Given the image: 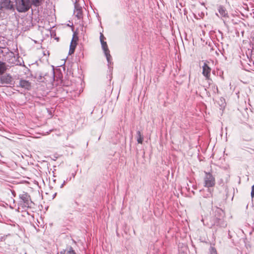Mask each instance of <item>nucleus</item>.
Returning a JSON list of instances; mask_svg holds the SVG:
<instances>
[{
    "instance_id": "nucleus-1",
    "label": "nucleus",
    "mask_w": 254,
    "mask_h": 254,
    "mask_svg": "<svg viewBox=\"0 0 254 254\" xmlns=\"http://www.w3.org/2000/svg\"><path fill=\"white\" fill-rule=\"evenodd\" d=\"M16 8L20 12L27 11L31 7L30 0H15Z\"/></svg>"
},
{
    "instance_id": "nucleus-2",
    "label": "nucleus",
    "mask_w": 254,
    "mask_h": 254,
    "mask_svg": "<svg viewBox=\"0 0 254 254\" xmlns=\"http://www.w3.org/2000/svg\"><path fill=\"white\" fill-rule=\"evenodd\" d=\"M204 182V186L207 188L212 187L215 184L214 177L209 173H205Z\"/></svg>"
},
{
    "instance_id": "nucleus-3",
    "label": "nucleus",
    "mask_w": 254,
    "mask_h": 254,
    "mask_svg": "<svg viewBox=\"0 0 254 254\" xmlns=\"http://www.w3.org/2000/svg\"><path fill=\"white\" fill-rule=\"evenodd\" d=\"M208 62L204 63L202 66V74L205 77L206 79H209L211 69L207 64Z\"/></svg>"
},
{
    "instance_id": "nucleus-4",
    "label": "nucleus",
    "mask_w": 254,
    "mask_h": 254,
    "mask_svg": "<svg viewBox=\"0 0 254 254\" xmlns=\"http://www.w3.org/2000/svg\"><path fill=\"white\" fill-rule=\"evenodd\" d=\"M13 8V4L10 0H1L0 4V9H12Z\"/></svg>"
},
{
    "instance_id": "nucleus-5",
    "label": "nucleus",
    "mask_w": 254,
    "mask_h": 254,
    "mask_svg": "<svg viewBox=\"0 0 254 254\" xmlns=\"http://www.w3.org/2000/svg\"><path fill=\"white\" fill-rule=\"evenodd\" d=\"M74 14L78 18V19H81L83 16L82 9L81 6L78 4H76L75 5V9L74 11Z\"/></svg>"
},
{
    "instance_id": "nucleus-6",
    "label": "nucleus",
    "mask_w": 254,
    "mask_h": 254,
    "mask_svg": "<svg viewBox=\"0 0 254 254\" xmlns=\"http://www.w3.org/2000/svg\"><path fill=\"white\" fill-rule=\"evenodd\" d=\"M19 86L27 90H30L31 84L30 82L24 79H21L19 81Z\"/></svg>"
},
{
    "instance_id": "nucleus-7",
    "label": "nucleus",
    "mask_w": 254,
    "mask_h": 254,
    "mask_svg": "<svg viewBox=\"0 0 254 254\" xmlns=\"http://www.w3.org/2000/svg\"><path fill=\"white\" fill-rule=\"evenodd\" d=\"M1 82L6 84H11L12 81V77L9 74H6L1 77Z\"/></svg>"
},
{
    "instance_id": "nucleus-8",
    "label": "nucleus",
    "mask_w": 254,
    "mask_h": 254,
    "mask_svg": "<svg viewBox=\"0 0 254 254\" xmlns=\"http://www.w3.org/2000/svg\"><path fill=\"white\" fill-rule=\"evenodd\" d=\"M77 45V42L74 38L72 39L70 42V48L69 51V55H71L74 53L75 48Z\"/></svg>"
},
{
    "instance_id": "nucleus-9",
    "label": "nucleus",
    "mask_w": 254,
    "mask_h": 254,
    "mask_svg": "<svg viewBox=\"0 0 254 254\" xmlns=\"http://www.w3.org/2000/svg\"><path fill=\"white\" fill-rule=\"evenodd\" d=\"M218 11L222 17H227V12L226 10L222 6H220L218 8Z\"/></svg>"
},
{
    "instance_id": "nucleus-10",
    "label": "nucleus",
    "mask_w": 254,
    "mask_h": 254,
    "mask_svg": "<svg viewBox=\"0 0 254 254\" xmlns=\"http://www.w3.org/2000/svg\"><path fill=\"white\" fill-rule=\"evenodd\" d=\"M101 44L102 48V49H103L104 52H106V53H108V51H109L110 50L108 48V47L106 42L103 41V42L101 43Z\"/></svg>"
},
{
    "instance_id": "nucleus-11",
    "label": "nucleus",
    "mask_w": 254,
    "mask_h": 254,
    "mask_svg": "<svg viewBox=\"0 0 254 254\" xmlns=\"http://www.w3.org/2000/svg\"><path fill=\"white\" fill-rule=\"evenodd\" d=\"M44 0H31V3L35 6H40Z\"/></svg>"
},
{
    "instance_id": "nucleus-12",
    "label": "nucleus",
    "mask_w": 254,
    "mask_h": 254,
    "mask_svg": "<svg viewBox=\"0 0 254 254\" xmlns=\"http://www.w3.org/2000/svg\"><path fill=\"white\" fill-rule=\"evenodd\" d=\"M6 70L5 64L3 63H0V74H2Z\"/></svg>"
},
{
    "instance_id": "nucleus-13",
    "label": "nucleus",
    "mask_w": 254,
    "mask_h": 254,
    "mask_svg": "<svg viewBox=\"0 0 254 254\" xmlns=\"http://www.w3.org/2000/svg\"><path fill=\"white\" fill-rule=\"evenodd\" d=\"M62 254H76L74 251L71 249L65 250Z\"/></svg>"
},
{
    "instance_id": "nucleus-14",
    "label": "nucleus",
    "mask_w": 254,
    "mask_h": 254,
    "mask_svg": "<svg viewBox=\"0 0 254 254\" xmlns=\"http://www.w3.org/2000/svg\"><path fill=\"white\" fill-rule=\"evenodd\" d=\"M104 53L106 57L108 62L110 63L112 59V57L110 54V51H108V53H106V52Z\"/></svg>"
},
{
    "instance_id": "nucleus-15",
    "label": "nucleus",
    "mask_w": 254,
    "mask_h": 254,
    "mask_svg": "<svg viewBox=\"0 0 254 254\" xmlns=\"http://www.w3.org/2000/svg\"><path fill=\"white\" fill-rule=\"evenodd\" d=\"M137 134L139 136V137L137 139V142L138 143L141 144L142 143L143 138L141 136V132L139 131L137 132Z\"/></svg>"
},
{
    "instance_id": "nucleus-16",
    "label": "nucleus",
    "mask_w": 254,
    "mask_h": 254,
    "mask_svg": "<svg viewBox=\"0 0 254 254\" xmlns=\"http://www.w3.org/2000/svg\"><path fill=\"white\" fill-rule=\"evenodd\" d=\"M105 39H106V38L104 37L103 34L102 33H100V42L102 43V42H103V41H105L104 40Z\"/></svg>"
},
{
    "instance_id": "nucleus-17",
    "label": "nucleus",
    "mask_w": 254,
    "mask_h": 254,
    "mask_svg": "<svg viewBox=\"0 0 254 254\" xmlns=\"http://www.w3.org/2000/svg\"><path fill=\"white\" fill-rule=\"evenodd\" d=\"M210 252V254H217L216 250L213 248H211Z\"/></svg>"
},
{
    "instance_id": "nucleus-18",
    "label": "nucleus",
    "mask_w": 254,
    "mask_h": 254,
    "mask_svg": "<svg viewBox=\"0 0 254 254\" xmlns=\"http://www.w3.org/2000/svg\"><path fill=\"white\" fill-rule=\"evenodd\" d=\"M251 196L252 198L254 197V185L252 188Z\"/></svg>"
}]
</instances>
